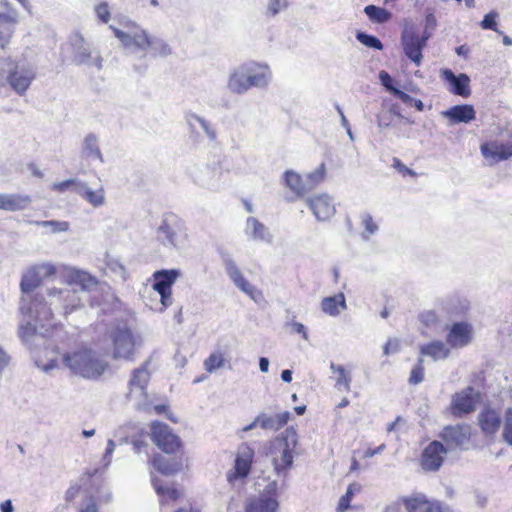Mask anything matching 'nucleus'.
Segmentation results:
<instances>
[{"mask_svg": "<svg viewBox=\"0 0 512 512\" xmlns=\"http://www.w3.org/2000/svg\"><path fill=\"white\" fill-rule=\"evenodd\" d=\"M400 349V342L396 338H390L387 340L386 344L384 345V354L390 355L397 353Z\"/></svg>", "mask_w": 512, "mask_h": 512, "instance_id": "obj_60", "label": "nucleus"}, {"mask_svg": "<svg viewBox=\"0 0 512 512\" xmlns=\"http://www.w3.org/2000/svg\"><path fill=\"white\" fill-rule=\"evenodd\" d=\"M258 494L250 495L244 504L245 512H278L277 482H268L262 485L255 482Z\"/></svg>", "mask_w": 512, "mask_h": 512, "instance_id": "obj_6", "label": "nucleus"}, {"mask_svg": "<svg viewBox=\"0 0 512 512\" xmlns=\"http://www.w3.org/2000/svg\"><path fill=\"white\" fill-rule=\"evenodd\" d=\"M325 175V165L322 163L313 172L309 173L306 178V185L311 191L319 182H321Z\"/></svg>", "mask_w": 512, "mask_h": 512, "instance_id": "obj_48", "label": "nucleus"}, {"mask_svg": "<svg viewBox=\"0 0 512 512\" xmlns=\"http://www.w3.org/2000/svg\"><path fill=\"white\" fill-rule=\"evenodd\" d=\"M290 417L291 413L288 411L279 412L274 415L262 411L257 415V421H259V426L263 430L278 431L288 423Z\"/></svg>", "mask_w": 512, "mask_h": 512, "instance_id": "obj_27", "label": "nucleus"}, {"mask_svg": "<svg viewBox=\"0 0 512 512\" xmlns=\"http://www.w3.org/2000/svg\"><path fill=\"white\" fill-rule=\"evenodd\" d=\"M133 450L136 454H141L144 452L145 454H148V443L145 440L142 439H134L132 441Z\"/></svg>", "mask_w": 512, "mask_h": 512, "instance_id": "obj_64", "label": "nucleus"}, {"mask_svg": "<svg viewBox=\"0 0 512 512\" xmlns=\"http://www.w3.org/2000/svg\"><path fill=\"white\" fill-rule=\"evenodd\" d=\"M76 193L95 208L100 207L105 203V192L103 187L92 190L85 182H82V184H78Z\"/></svg>", "mask_w": 512, "mask_h": 512, "instance_id": "obj_31", "label": "nucleus"}, {"mask_svg": "<svg viewBox=\"0 0 512 512\" xmlns=\"http://www.w3.org/2000/svg\"><path fill=\"white\" fill-rule=\"evenodd\" d=\"M150 435L154 444L166 454H174L181 447L180 438L165 423L159 421L152 422Z\"/></svg>", "mask_w": 512, "mask_h": 512, "instance_id": "obj_11", "label": "nucleus"}, {"mask_svg": "<svg viewBox=\"0 0 512 512\" xmlns=\"http://www.w3.org/2000/svg\"><path fill=\"white\" fill-rule=\"evenodd\" d=\"M180 274V271L177 269H164L154 272V283L152 285L154 291H171L172 285L175 283Z\"/></svg>", "mask_w": 512, "mask_h": 512, "instance_id": "obj_30", "label": "nucleus"}, {"mask_svg": "<svg viewBox=\"0 0 512 512\" xmlns=\"http://www.w3.org/2000/svg\"><path fill=\"white\" fill-rule=\"evenodd\" d=\"M66 278L65 287L47 289L45 294L37 293L32 300H28V310H35L36 319L52 323L54 313L69 315L82 305L76 288L90 291L98 285L94 276L75 268L68 271Z\"/></svg>", "mask_w": 512, "mask_h": 512, "instance_id": "obj_1", "label": "nucleus"}, {"mask_svg": "<svg viewBox=\"0 0 512 512\" xmlns=\"http://www.w3.org/2000/svg\"><path fill=\"white\" fill-rule=\"evenodd\" d=\"M36 71L32 65L24 61H16L11 57H0V88L9 85L18 95L25 94Z\"/></svg>", "mask_w": 512, "mask_h": 512, "instance_id": "obj_3", "label": "nucleus"}, {"mask_svg": "<svg viewBox=\"0 0 512 512\" xmlns=\"http://www.w3.org/2000/svg\"><path fill=\"white\" fill-rule=\"evenodd\" d=\"M427 37H419L413 31H404L402 34V45L406 56L417 66L422 61V49L426 46Z\"/></svg>", "mask_w": 512, "mask_h": 512, "instance_id": "obj_19", "label": "nucleus"}, {"mask_svg": "<svg viewBox=\"0 0 512 512\" xmlns=\"http://www.w3.org/2000/svg\"><path fill=\"white\" fill-rule=\"evenodd\" d=\"M420 321L427 328H434L440 322L437 313L433 310H427L420 314Z\"/></svg>", "mask_w": 512, "mask_h": 512, "instance_id": "obj_53", "label": "nucleus"}, {"mask_svg": "<svg viewBox=\"0 0 512 512\" xmlns=\"http://www.w3.org/2000/svg\"><path fill=\"white\" fill-rule=\"evenodd\" d=\"M272 73L267 65L255 62L244 63L231 71L227 88L231 93L244 94L251 88H265L269 85Z\"/></svg>", "mask_w": 512, "mask_h": 512, "instance_id": "obj_2", "label": "nucleus"}, {"mask_svg": "<svg viewBox=\"0 0 512 512\" xmlns=\"http://www.w3.org/2000/svg\"><path fill=\"white\" fill-rule=\"evenodd\" d=\"M407 512H417L422 506L426 505L424 496L405 498L403 500Z\"/></svg>", "mask_w": 512, "mask_h": 512, "instance_id": "obj_52", "label": "nucleus"}, {"mask_svg": "<svg viewBox=\"0 0 512 512\" xmlns=\"http://www.w3.org/2000/svg\"><path fill=\"white\" fill-rule=\"evenodd\" d=\"M148 43V48L151 49L154 56L167 57L172 53L171 47L162 38L150 37Z\"/></svg>", "mask_w": 512, "mask_h": 512, "instance_id": "obj_42", "label": "nucleus"}, {"mask_svg": "<svg viewBox=\"0 0 512 512\" xmlns=\"http://www.w3.org/2000/svg\"><path fill=\"white\" fill-rule=\"evenodd\" d=\"M305 203L319 221L329 220L336 212L333 199L325 193L308 197Z\"/></svg>", "mask_w": 512, "mask_h": 512, "instance_id": "obj_17", "label": "nucleus"}, {"mask_svg": "<svg viewBox=\"0 0 512 512\" xmlns=\"http://www.w3.org/2000/svg\"><path fill=\"white\" fill-rule=\"evenodd\" d=\"M0 23L16 25L18 23V12L14 9L9 0H0Z\"/></svg>", "mask_w": 512, "mask_h": 512, "instance_id": "obj_39", "label": "nucleus"}, {"mask_svg": "<svg viewBox=\"0 0 512 512\" xmlns=\"http://www.w3.org/2000/svg\"><path fill=\"white\" fill-rule=\"evenodd\" d=\"M356 39L368 48H373L375 50H382L383 44L382 42L374 35L367 34L365 32H357Z\"/></svg>", "mask_w": 512, "mask_h": 512, "instance_id": "obj_44", "label": "nucleus"}, {"mask_svg": "<svg viewBox=\"0 0 512 512\" xmlns=\"http://www.w3.org/2000/svg\"><path fill=\"white\" fill-rule=\"evenodd\" d=\"M424 359L419 357L417 359L416 364L413 366L410 376L408 379L409 384L417 385L420 384L424 380V367H423Z\"/></svg>", "mask_w": 512, "mask_h": 512, "instance_id": "obj_46", "label": "nucleus"}, {"mask_svg": "<svg viewBox=\"0 0 512 512\" xmlns=\"http://www.w3.org/2000/svg\"><path fill=\"white\" fill-rule=\"evenodd\" d=\"M244 233L248 240L255 242L271 243L273 240L268 227L255 217L247 218Z\"/></svg>", "mask_w": 512, "mask_h": 512, "instance_id": "obj_25", "label": "nucleus"}, {"mask_svg": "<svg viewBox=\"0 0 512 512\" xmlns=\"http://www.w3.org/2000/svg\"><path fill=\"white\" fill-rule=\"evenodd\" d=\"M289 7L288 0H268L266 6V15L268 17H275L280 12L286 10Z\"/></svg>", "mask_w": 512, "mask_h": 512, "instance_id": "obj_45", "label": "nucleus"}, {"mask_svg": "<svg viewBox=\"0 0 512 512\" xmlns=\"http://www.w3.org/2000/svg\"><path fill=\"white\" fill-rule=\"evenodd\" d=\"M481 153L485 158H492L495 161L507 160L512 156V134L506 141H493L481 146Z\"/></svg>", "mask_w": 512, "mask_h": 512, "instance_id": "obj_22", "label": "nucleus"}, {"mask_svg": "<svg viewBox=\"0 0 512 512\" xmlns=\"http://www.w3.org/2000/svg\"><path fill=\"white\" fill-rule=\"evenodd\" d=\"M393 95L400 99L405 105L412 107L415 99L400 89H393Z\"/></svg>", "mask_w": 512, "mask_h": 512, "instance_id": "obj_63", "label": "nucleus"}, {"mask_svg": "<svg viewBox=\"0 0 512 512\" xmlns=\"http://www.w3.org/2000/svg\"><path fill=\"white\" fill-rule=\"evenodd\" d=\"M442 78L451 85V92L455 95L468 97L471 94L469 88L470 78L465 73L455 75L450 69H444L441 71Z\"/></svg>", "mask_w": 512, "mask_h": 512, "instance_id": "obj_26", "label": "nucleus"}, {"mask_svg": "<svg viewBox=\"0 0 512 512\" xmlns=\"http://www.w3.org/2000/svg\"><path fill=\"white\" fill-rule=\"evenodd\" d=\"M82 156L84 158L98 159L101 163L104 162L103 155L98 145V138L95 134H88L82 144Z\"/></svg>", "mask_w": 512, "mask_h": 512, "instance_id": "obj_36", "label": "nucleus"}, {"mask_svg": "<svg viewBox=\"0 0 512 512\" xmlns=\"http://www.w3.org/2000/svg\"><path fill=\"white\" fill-rule=\"evenodd\" d=\"M78 184H82V181H79L77 179H67L62 182H56L52 185V189L57 192H65L69 190L70 188H73V191L76 192V188Z\"/></svg>", "mask_w": 512, "mask_h": 512, "instance_id": "obj_56", "label": "nucleus"}, {"mask_svg": "<svg viewBox=\"0 0 512 512\" xmlns=\"http://www.w3.org/2000/svg\"><path fill=\"white\" fill-rule=\"evenodd\" d=\"M111 337L114 346L113 357L115 359H130L135 345L131 330L126 326L117 327Z\"/></svg>", "mask_w": 512, "mask_h": 512, "instance_id": "obj_15", "label": "nucleus"}, {"mask_svg": "<svg viewBox=\"0 0 512 512\" xmlns=\"http://www.w3.org/2000/svg\"><path fill=\"white\" fill-rule=\"evenodd\" d=\"M38 226L50 227L53 233L66 231L68 229L67 222L59 221H36L34 222Z\"/></svg>", "mask_w": 512, "mask_h": 512, "instance_id": "obj_58", "label": "nucleus"}, {"mask_svg": "<svg viewBox=\"0 0 512 512\" xmlns=\"http://www.w3.org/2000/svg\"><path fill=\"white\" fill-rule=\"evenodd\" d=\"M283 181L287 188H289L296 196L300 198L309 192L306 183L302 180L301 176L293 170H287L283 174Z\"/></svg>", "mask_w": 512, "mask_h": 512, "instance_id": "obj_32", "label": "nucleus"}, {"mask_svg": "<svg viewBox=\"0 0 512 512\" xmlns=\"http://www.w3.org/2000/svg\"><path fill=\"white\" fill-rule=\"evenodd\" d=\"M499 17V13L495 10L490 11L487 13L483 20L480 23V26L484 30H493L499 34H502V31L498 30L497 28V18Z\"/></svg>", "mask_w": 512, "mask_h": 512, "instance_id": "obj_49", "label": "nucleus"}, {"mask_svg": "<svg viewBox=\"0 0 512 512\" xmlns=\"http://www.w3.org/2000/svg\"><path fill=\"white\" fill-rule=\"evenodd\" d=\"M153 487L161 502L177 500L181 495V490L175 486L174 482H152Z\"/></svg>", "mask_w": 512, "mask_h": 512, "instance_id": "obj_33", "label": "nucleus"}, {"mask_svg": "<svg viewBox=\"0 0 512 512\" xmlns=\"http://www.w3.org/2000/svg\"><path fill=\"white\" fill-rule=\"evenodd\" d=\"M354 494L352 493V490L351 489H347L345 495H343L340 499H339V503H338V510L339 511H345L349 508L350 506V502L353 498Z\"/></svg>", "mask_w": 512, "mask_h": 512, "instance_id": "obj_61", "label": "nucleus"}, {"mask_svg": "<svg viewBox=\"0 0 512 512\" xmlns=\"http://www.w3.org/2000/svg\"><path fill=\"white\" fill-rule=\"evenodd\" d=\"M298 445V435L293 427H288L273 444L272 463L278 477H285L293 464Z\"/></svg>", "mask_w": 512, "mask_h": 512, "instance_id": "obj_5", "label": "nucleus"}, {"mask_svg": "<svg viewBox=\"0 0 512 512\" xmlns=\"http://www.w3.org/2000/svg\"><path fill=\"white\" fill-rule=\"evenodd\" d=\"M362 225L364 226V232L362 238L368 240L371 235L378 231V225L373 221L372 216L369 213H364L361 216Z\"/></svg>", "mask_w": 512, "mask_h": 512, "instance_id": "obj_47", "label": "nucleus"}, {"mask_svg": "<svg viewBox=\"0 0 512 512\" xmlns=\"http://www.w3.org/2000/svg\"><path fill=\"white\" fill-rule=\"evenodd\" d=\"M447 452L448 449L440 441H432L422 453V468L427 471H437Z\"/></svg>", "mask_w": 512, "mask_h": 512, "instance_id": "obj_18", "label": "nucleus"}, {"mask_svg": "<svg viewBox=\"0 0 512 512\" xmlns=\"http://www.w3.org/2000/svg\"><path fill=\"white\" fill-rule=\"evenodd\" d=\"M470 426L466 424L448 425L443 428L440 437L448 450H465L470 443Z\"/></svg>", "mask_w": 512, "mask_h": 512, "instance_id": "obj_13", "label": "nucleus"}, {"mask_svg": "<svg viewBox=\"0 0 512 512\" xmlns=\"http://www.w3.org/2000/svg\"><path fill=\"white\" fill-rule=\"evenodd\" d=\"M186 122L191 130V132H194L196 129V126H200L206 136L211 141H215L217 139V133L215 128L203 117L195 114V113H189L186 116Z\"/></svg>", "mask_w": 512, "mask_h": 512, "instance_id": "obj_35", "label": "nucleus"}, {"mask_svg": "<svg viewBox=\"0 0 512 512\" xmlns=\"http://www.w3.org/2000/svg\"><path fill=\"white\" fill-rule=\"evenodd\" d=\"M20 311L23 315V319L19 327V336L25 343H29L33 338H43L44 332L38 331V328L45 329V332H47V327L53 326V323H50L49 321H40L36 319V312L34 309L32 312H29L28 299L26 297L21 298Z\"/></svg>", "mask_w": 512, "mask_h": 512, "instance_id": "obj_10", "label": "nucleus"}, {"mask_svg": "<svg viewBox=\"0 0 512 512\" xmlns=\"http://www.w3.org/2000/svg\"><path fill=\"white\" fill-rule=\"evenodd\" d=\"M40 280L52 276L56 273V268L51 263H41L32 267Z\"/></svg>", "mask_w": 512, "mask_h": 512, "instance_id": "obj_55", "label": "nucleus"}, {"mask_svg": "<svg viewBox=\"0 0 512 512\" xmlns=\"http://www.w3.org/2000/svg\"><path fill=\"white\" fill-rule=\"evenodd\" d=\"M41 282L40 278L36 274V272L33 270V268H30L23 276L20 282V288L21 291L24 294H28L31 291H33Z\"/></svg>", "mask_w": 512, "mask_h": 512, "instance_id": "obj_43", "label": "nucleus"}, {"mask_svg": "<svg viewBox=\"0 0 512 512\" xmlns=\"http://www.w3.org/2000/svg\"><path fill=\"white\" fill-rule=\"evenodd\" d=\"M71 45L73 49L72 60L75 64L92 66L97 70L102 69V56L99 53L95 56L92 55L89 45L81 34L76 33L71 37Z\"/></svg>", "mask_w": 512, "mask_h": 512, "instance_id": "obj_12", "label": "nucleus"}, {"mask_svg": "<svg viewBox=\"0 0 512 512\" xmlns=\"http://www.w3.org/2000/svg\"><path fill=\"white\" fill-rule=\"evenodd\" d=\"M323 312L330 316H337L342 310L346 309V300L343 293L335 296L326 297L321 302Z\"/></svg>", "mask_w": 512, "mask_h": 512, "instance_id": "obj_34", "label": "nucleus"}, {"mask_svg": "<svg viewBox=\"0 0 512 512\" xmlns=\"http://www.w3.org/2000/svg\"><path fill=\"white\" fill-rule=\"evenodd\" d=\"M226 359L220 350L212 352L204 361V368L208 373H213L226 366Z\"/></svg>", "mask_w": 512, "mask_h": 512, "instance_id": "obj_41", "label": "nucleus"}, {"mask_svg": "<svg viewBox=\"0 0 512 512\" xmlns=\"http://www.w3.org/2000/svg\"><path fill=\"white\" fill-rule=\"evenodd\" d=\"M399 115L395 108L383 110L377 115V125L380 129L388 128L392 124L393 117Z\"/></svg>", "mask_w": 512, "mask_h": 512, "instance_id": "obj_51", "label": "nucleus"}, {"mask_svg": "<svg viewBox=\"0 0 512 512\" xmlns=\"http://www.w3.org/2000/svg\"><path fill=\"white\" fill-rule=\"evenodd\" d=\"M473 339V328L467 322L453 323L446 335V343L450 349H461L468 346Z\"/></svg>", "mask_w": 512, "mask_h": 512, "instance_id": "obj_16", "label": "nucleus"}, {"mask_svg": "<svg viewBox=\"0 0 512 512\" xmlns=\"http://www.w3.org/2000/svg\"><path fill=\"white\" fill-rule=\"evenodd\" d=\"M208 174H212V177L206 178V177H194V182L204 188L207 189H216L218 188V180L214 179L216 176V173L214 171H210L207 169Z\"/></svg>", "mask_w": 512, "mask_h": 512, "instance_id": "obj_54", "label": "nucleus"}, {"mask_svg": "<svg viewBox=\"0 0 512 512\" xmlns=\"http://www.w3.org/2000/svg\"><path fill=\"white\" fill-rule=\"evenodd\" d=\"M330 369L332 373L337 374L334 387L340 392H349L352 382L351 373L344 366L336 365L334 362L330 363Z\"/></svg>", "mask_w": 512, "mask_h": 512, "instance_id": "obj_37", "label": "nucleus"}, {"mask_svg": "<svg viewBox=\"0 0 512 512\" xmlns=\"http://www.w3.org/2000/svg\"><path fill=\"white\" fill-rule=\"evenodd\" d=\"M419 357L430 358L434 362L444 361L451 355V349L446 343V341L442 340H432L428 343H425L419 347Z\"/></svg>", "mask_w": 512, "mask_h": 512, "instance_id": "obj_24", "label": "nucleus"}, {"mask_svg": "<svg viewBox=\"0 0 512 512\" xmlns=\"http://www.w3.org/2000/svg\"><path fill=\"white\" fill-rule=\"evenodd\" d=\"M225 271L234 285L246 295L255 299L256 288L245 279L236 262L228 255L223 257Z\"/></svg>", "mask_w": 512, "mask_h": 512, "instance_id": "obj_20", "label": "nucleus"}, {"mask_svg": "<svg viewBox=\"0 0 512 512\" xmlns=\"http://www.w3.org/2000/svg\"><path fill=\"white\" fill-rule=\"evenodd\" d=\"M156 235L164 246L178 248L187 238L185 223L173 213L166 214L157 228Z\"/></svg>", "mask_w": 512, "mask_h": 512, "instance_id": "obj_7", "label": "nucleus"}, {"mask_svg": "<svg viewBox=\"0 0 512 512\" xmlns=\"http://www.w3.org/2000/svg\"><path fill=\"white\" fill-rule=\"evenodd\" d=\"M441 115L451 121L452 124L456 123H469L475 119L476 112L472 105H456L445 111Z\"/></svg>", "mask_w": 512, "mask_h": 512, "instance_id": "obj_29", "label": "nucleus"}, {"mask_svg": "<svg viewBox=\"0 0 512 512\" xmlns=\"http://www.w3.org/2000/svg\"><path fill=\"white\" fill-rule=\"evenodd\" d=\"M95 13L97 17L103 22L108 23L110 20V9L106 2H102L95 7Z\"/></svg>", "mask_w": 512, "mask_h": 512, "instance_id": "obj_59", "label": "nucleus"}, {"mask_svg": "<svg viewBox=\"0 0 512 512\" xmlns=\"http://www.w3.org/2000/svg\"><path fill=\"white\" fill-rule=\"evenodd\" d=\"M255 451L248 444H241L236 453L234 473L237 478H246L253 463Z\"/></svg>", "mask_w": 512, "mask_h": 512, "instance_id": "obj_23", "label": "nucleus"}, {"mask_svg": "<svg viewBox=\"0 0 512 512\" xmlns=\"http://www.w3.org/2000/svg\"><path fill=\"white\" fill-rule=\"evenodd\" d=\"M63 362L73 373L87 379L100 377L108 368L107 361L91 349L66 353Z\"/></svg>", "mask_w": 512, "mask_h": 512, "instance_id": "obj_4", "label": "nucleus"}, {"mask_svg": "<svg viewBox=\"0 0 512 512\" xmlns=\"http://www.w3.org/2000/svg\"><path fill=\"white\" fill-rule=\"evenodd\" d=\"M150 466L163 476H172L182 469L181 461L155 454L149 461Z\"/></svg>", "mask_w": 512, "mask_h": 512, "instance_id": "obj_28", "label": "nucleus"}, {"mask_svg": "<svg viewBox=\"0 0 512 512\" xmlns=\"http://www.w3.org/2000/svg\"><path fill=\"white\" fill-rule=\"evenodd\" d=\"M364 12L372 22L378 24L387 22L392 16L388 10L375 5H367Z\"/></svg>", "mask_w": 512, "mask_h": 512, "instance_id": "obj_40", "label": "nucleus"}, {"mask_svg": "<svg viewBox=\"0 0 512 512\" xmlns=\"http://www.w3.org/2000/svg\"><path fill=\"white\" fill-rule=\"evenodd\" d=\"M8 23H0V46L4 48L8 43L13 34V27Z\"/></svg>", "mask_w": 512, "mask_h": 512, "instance_id": "obj_57", "label": "nucleus"}, {"mask_svg": "<svg viewBox=\"0 0 512 512\" xmlns=\"http://www.w3.org/2000/svg\"><path fill=\"white\" fill-rule=\"evenodd\" d=\"M479 399V393L473 387H467L452 397L450 409L455 417H462L471 413L475 409V405Z\"/></svg>", "mask_w": 512, "mask_h": 512, "instance_id": "obj_14", "label": "nucleus"}, {"mask_svg": "<svg viewBox=\"0 0 512 512\" xmlns=\"http://www.w3.org/2000/svg\"><path fill=\"white\" fill-rule=\"evenodd\" d=\"M502 435L504 441L512 446V408H507L505 411Z\"/></svg>", "mask_w": 512, "mask_h": 512, "instance_id": "obj_50", "label": "nucleus"}, {"mask_svg": "<svg viewBox=\"0 0 512 512\" xmlns=\"http://www.w3.org/2000/svg\"><path fill=\"white\" fill-rule=\"evenodd\" d=\"M150 361L147 360L141 367L133 370L131 378L128 382L129 391L127 398L135 401V405L139 410H147V384L150 380V372L148 365Z\"/></svg>", "mask_w": 512, "mask_h": 512, "instance_id": "obj_9", "label": "nucleus"}, {"mask_svg": "<svg viewBox=\"0 0 512 512\" xmlns=\"http://www.w3.org/2000/svg\"><path fill=\"white\" fill-rule=\"evenodd\" d=\"M478 424L486 435L495 434L502 423V413L498 408L485 406L478 414Z\"/></svg>", "mask_w": 512, "mask_h": 512, "instance_id": "obj_21", "label": "nucleus"}, {"mask_svg": "<svg viewBox=\"0 0 512 512\" xmlns=\"http://www.w3.org/2000/svg\"><path fill=\"white\" fill-rule=\"evenodd\" d=\"M126 27L128 28L127 31H123L112 25L110 29L125 49L129 50L131 53L142 52V57H145L150 38L148 32L131 21L127 23Z\"/></svg>", "mask_w": 512, "mask_h": 512, "instance_id": "obj_8", "label": "nucleus"}, {"mask_svg": "<svg viewBox=\"0 0 512 512\" xmlns=\"http://www.w3.org/2000/svg\"><path fill=\"white\" fill-rule=\"evenodd\" d=\"M5 211H20L26 209L32 202L29 195L6 194L5 193Z\"/></svg>", "mask_w": 512, "mask_h": 512, "instance_id": "obj_38", "label": "nucleus"}, {"mask_svg": "<svg viewBox=\"0 0 512 512\" xmlns=\"http://www.w3.org/2000/svg\"><path fill=\"white\" fill-rule=\"evenodd\" d=\"M379 79L381 81V84L390 92L393 94V89H397L392 85L393 79L392 77L386 72V71H380L379 72Z\"/></svg>", "mask_w": 512, "mask_h": 512, "instance_id": "obj_62", "label": "nucleus"}]
</instances>
